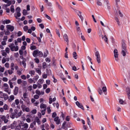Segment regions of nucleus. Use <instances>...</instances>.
Returning <instances> with one entry per match:
<instances>
[{
    "label": "nucleus",
    "mask_w": 130,
    "mask_h": 130,
    "mask_svg": "<svg viewBox=\"0 0 130 130\" xmlns=\"http://www.w3.org/2000/svg\"><path fill=\"white\" fill-rule=\"evenodd\" d=\"M14 64L13 63H12L10 65V68L11 70H14Z\"/></svg>",
    "instance_id": "nucleus-30"
},
{
    "label": "nucleus",
    "mask_w": 130,
    "mask_h": 130,
    "mask_svg": "<svg viewBox=\"0 0 130 130\" xmlns=\"http://www.w3.org/2000/svg\"><path fill=\"white\" fill-rule=\"evenodd\" d=\"M54 121L56 122V123L57 124H59L60 123V120L58 117H57L54 118Z\"/></svg>",
    "instance_id": "nucleus-14"
},
{
    "label": "nucleus",
    "mask_w": 130,
    "mask_h": 130,
    "mask_svg": "<svg viewBox=\"0 0 130 130\" xmlns=\"http://www.w3.org/2000/svg\"><path fill=\"white\" fill-rule=\"evenodd\" d=\"M23 111H26L27 112H29L30 111V109L28 107H26L24 109V110H23Z\"/></svg>",
    "instance_id": "nucleus-44"
},
{
    "label": "nucleus",
    "mask_w": 130,
    "mask_h": 130,
    "mask_svg": "<svg viewBox=\"0 0 130 130\" xmlns=\"http://www.w3.org/2000/svg\"><path fill=\"white\" fill-rule=\"evenodd\" d=\"M27 89L28 91H31L32 89V86L30 85L28 86L27 88Z\"/></svg>",
    "instance_id": "nucleus-43"
},
{
    "label": "nucleus",
    "mask_w": 130,
    "mask_h": 130,
    "mask_svg": "<svg viewBox=\"0 0 130 130\" xmlns=\"http://www.w3.org/2000/svg\"><path fill=\"white\" fill-rule=\"evenodd\" d=\"M14 6L13 5H11L10 7V11L12 13H13L14 12Z\"/></svg>",
    "instance_id": "nucleus-38"
},
{
    "label": "nucleus",
    "mask_w": 130,
    "mask_h": 130,
    "mask_svg": "<svg viewBox=\"0 0 130 130\" xmlns=\"http://www.w3.org/2000/svg\"><path fill=\"white\" fill-rule=\"evenodd\" d=\"M43 54L42 52L41 51H38V55L39 56L42 57L43 56Z\"/></svg>",
    "instance_id": "nucleus-45"
},
{
    "label": "nucleus",
    "mask_w": 130,
    "mask_h": 130,
    "mask_svg": "<svg viewBox=\"0 0 130 130\" xmlns=\"http://www.w3.org/2000/svg\"><path fill=\"white\" fill-rule=\"evenodd\" d=\"M4 90L5 91L7 92L9 94L11 93L10 90H9V88H4Z\"/></svg>",
    "instance_id": "nucleus-22"
},
{
    "label": "nucleus",
    "mask_w": 130,
    "mask_h": 130,
    "mask_svg": "<svg viewBox=\"0 0 130 130\" xmlns=\"http://www.w3.org/2000/svg\"><path fill=\"white\" fill-rule=\"evenodd\" d=\"M21 128V126L20 125L19 126H16L15 129L16 130L18 129V130H20Z\"/></svg>",
    "instance_id": "nucleus-63"
},
{
    "label": "nucleus",
    "mask_w": 130,
    "mask_h": 130,
    "mask_svg": "<svg viewBox=\"0 0 130 130\" xmlns=\"http://www.w3.org/2000/svg\"><path fill=\"white\" fill-rule=\"evenodd\" d=\"M5 51L6 53H9L10 51L9 48L8 47H6L5 49Z\"/></svg>",
    "instance_id": "nucleus-56"
},
{
    "label": "nucleus",
    "mask_w": 130,
    "mask_h": 130,
    "mask_svg": "<svg viewBox=\"0 0 130 130\" xmlns=\"http://www.w3.org/2000/svg\"><path fill=\"white\" fill-rule=\"evenodd\" d=\"M27 12L25 9H24L23 10L22 13L23 15H27Z\"/></svg>",
    "instance_id": "nucleus-42"
},
{
    "label": "nucleus",
    "mask_w": 130,
    "mask_h": 130,
    "mask_svg": "<svg viewBox=\"0 0 130 130\" xmlns=\"http://www.w3.org/2000/svg\"><path fill=\"white\" fill-rule=\"evenodd\" d=\"M48 54V52L47 50H46L45 52L44 53V57H46L47 54Z\"/></svg>",
    "instance_id": "nucleus-39"
},
{
    "label": "nucleus",
    "mask_w": 130,
    "mask_h": 130,
    "mask_svg": "<svg viewBox=\"0 0 130 130\" xmlns=\"http://www.w3.org/2000/svg\"><path fill=\"white\" fill-rule=\"evenodd\" d=\"M102 37L103 39L105 38L104 40L106 42H107V38L106 35H105L103 37V36H102Z\"/></svg>",
    "instance_id": "nucleus-49"
},
{
    "label": "nucleus",
    "mask_w": 130,
    "mask_h": 130,
    "mask_svg": "<svg viewBox=\"0 0 130 130\" xmlns=\"http://www.w3.org/2000/svg\"><path fill=\"white\" fill-rule=\"evenodd\" d=\"M63 38L64 40L67 42V45H68L69 44V40L68 36L66 34H64V35Z\"/></svg>",
    "instance_id": "nucleus-5"
},
{
    "label": "nucleus",
    "mask_w": 130,
    "mask_h": 130,
    "mask_svg": "<svg viewBox=\"0 0 130 130\" xmlns=\"http://www.w3.org/2000/svg\"><path fill=\"white\" fill-rule=\"evenodd\" d=\"M73 57L75 59L77 58V55L76 52H73Z\"/></svg>",
    "instance_id": "nucleus-27"
},
{
    "label": "nucleus",
    "mask_w": 130,
    "mask_h": 130,
    "mask_svg": "<svg viewBox=\"0 0 130 130\" xmlns=\"http://www.w3.org/2000/svg\"><path fill=\"white\" fill-rule=\"evenodd\" d=\"M22 113L23 112L22 111H20L19 112L18 110V113L16 115V118H17L20 117Z\"/></svg>",
    "instance_id": "nucleus-16"
},
{
    "label": "nucleus",
    "mask_w": 130,
    "mask_h": 130,
    "mask_svg": "<svg viewBox=\"0 0 130 130\" xmlns=\"http://www.w3.org/2000/svg\"><path fill=\"white\" fill-rule=\"evenodd\" d=\"M28 82L30 84L32 83L33 82L34 83H35V82H34L32 79L31 78L28 79Z\"/></svg>",
    "instance_id": "nucleus-40"
},
{
    "label": "nucleus",
    "mask_w": 130,
    "mask_h": 130,
    "mask_svg": "<svg viewBox=\"0 0 130 130\" xmlns=\"http://www.w3.org/2000/svg\"><path fill=\"white\" fill-rule=\"evenodd\" d=\"M6 62V59L5 57H3L2 60V63H4Z\"/></svg>",
    "instance_id": "nucleus-62"
},
{
    "label": "nucleus",
    "mask_w": 130,
    "mask_h": 130,
    "mask_svg": "<svg viewBox=\"0 0 130 130\" xmlns=\"http://www.w3.org/2000/svg\"><path fill=\"white\" fill-rule=\"evenodd\" d=\"M1 54L3 56L6 57L7 55V53L5 52L4 50H2L1 51Z\"/></svg>",
    "instance_id": "nucleus-23"
},
{
    "label": "nucleus",
    "mask_w": 130,
    "mask_h": 130,
    "mask_svg": "<svg viewBox=\"0 0 130 130\" xmlns=\"http://www.w3.org/2000/svg\"><path fill=\"white\" fill-rule=\"evenodd\" d=\"M122 50H126V46L125 44V41L124 40H122Z\"/></svg>",
    "instance_id": "nucleus-7"
},
{
    "label": "nucleus",
    "mask_w": 130,
    "mask_h": 130,
    "mask_svg": "<svg viewBox=\"0 0 130 130\" xmlns=\"http://www.w3.org/2000/svg\"><path fill=\"white\" fill-rule=\"evenodd\" d=\"M19 103V101L18 99H16L15 101V102L13 103L12 104V106H15L16 104L17 105H18Z\"/></svg>",
    "instance_id": "nucleus-10"
},
{
    "label": "nucleus",
    "mask_w": 130,
    "mask_h": 130,
    "mask_svg": "<svg viewBox=\"0 0 130 130\" xmlns=\"http://www.w3.org/2000/svg\"><path fill=\"white\" fill-rule=\"evenodd\" d=\"M21 78L24 80H25L26 78V77L25 75H23L21 76Z\"/></svg>",
    "instance_id": "nucleus-55"
},
{
    "label": "nucleus",
    "mask_w": 130,
    "mask_h": 130,
    "mask_svg": "<svg viewBox=\"0 0 130 130\" xmlns=\"http://www.w3.org/2000/svg\"><path fill=\"white\" fill-rule=\"evenodd\" d=\"M5 66L7 68H9V63L8 62L6 63L5 64Z\"/></svg>",
    "instance_id": "nucleus-60"
},
{
    "label": "nucleus",
    "mask_w": 130,
    "mask_h": 130,
    "mask_svg": "<svg viewBox=\"0 0 130 130\" xmlns=\"http://www.w3.org/2000/svg\"><path fill=\"white\" fill-rule=\"evenodd\" d=\"M105 5L107 7V8L108 9H109L110 8V6L108 1H106V3Z\"/></svg>",
    "instance_id": "nucleus-29"
},
{
    "label": "nucleus",
    "mask_w": 130,
    "mask_h": 130,
    "mask_svg": "<svg viewBox=\"0 0 130 130\" xmlns=\"http://www.w3.org/2000/svg\"><path fill=\"white\" fill-rule=\"evenodd\" d=\"M58 8L61 11H63V9L62 7L59 4H58Z\"/></svg>",
    "instance_id": "nucleus-54"
},
{
    "label": "nucleus",
    "mask_w": 130,
    "mask_h": 130,
    "mask_svg": "<svg viewBox=\"0 0 130 130\" xmlns=\"http://www.w3.org/2000/svg\"><path fill=\"white\" fill-rule=\"evenodd\" d=\"M21 14L20 12H18L15 13V17L17 19V17H19L21 16Z\"/></svg>",
    "instance_id": "nucleus-20"
},
{
    "label": "nucleus",
    "mask_w": 130,
    "mask_h": 130,
    "mask_svg": "<svg viewBox=\"0 0 130 130\" xmlns=\"http://www.w3.org/2000/svg\"><path fill=\"white\" fill-rule=\"evenodd\" d=\"M28 27L27 26H24L23 28L24 30L25 31H26L27 30H28Z\"/></svg>",
    "instance_id": "nucleus-47"
},
{
    "label": "nucleus",
    "mask_w": 130,
    "mask_h": 130,
    "mask_svg": "<svg viewBox=\"0 0 130 130\" xmlns=\"http://www.w3.org/2000/svg\"><path fill=\"white\" fill-rule=\"evenodd\" d=\"M46 67V63L45 62H43L42 64V68L45 69Z\"/></svg>",
    "instance_id": "nucleus-52"
},
{
    "label": "nucleus",
    "mask_w": 130,
    "mask_h": 130,
    "mask_svg": "<svg viewBox=\"0 0 130 130\" xmlns=\"http://www.w3.org/2000/svg\"><path fill=\"white\" fill-rule=\"evenodd\" d=\"M9 107L6 104H5L3 106V108L5 110H8L9 109Z\"/></svg>",
    "instance_id": "nucleus-24"
},
{
    "label": "nucleus",
    "mask_w": 130,
    "mask_h": 130,
    "mask_svg": "<svg viewBox=\"0 0 130 130\" xmlns=\"http://www.w3.org/2000/svg\"><path fill=\"white\" fill-rule=\"evenodd\" d=\"M1 119L2 120L4 121V123H6L8 122V119H7L6 117V116L4 115H2Z\"/></svg>",
    "instance_id": "nucleus-8"
},
{
    "label": "nucleus",
    "mask_w": 130,
    "mask_h": 130,
    "mask_svg": "<svg viewBox=\"0 0 130 130\" xmlns=\"http://www.w3.org/2000/svg\"><path fill=\"white\" fill-rule=\"evenodd\" d=\"M114 56L115 58H117L118 57V54L117 51L116 49H115L114 51Z\"/></svg>",
    "instance_id": "nucleus-19"
},
{
    "label": "nucleus",
    "mask_w": 130,
    "mask_h": 130,
    "mask_svg": "<svg viewBox=\"0 0 130 130\" xmlns=\"http://www.w3.org/2000/svg\"><path fill=\"white\" fill-rule=\"evenodd\" d=\"M7 71L9 74L10 75L11 74L13 73V70H8Z\"/></svg>",
    "instance_id": "nucleus-50"
},
{
    "label": "nucleus",
    "mask_w": 130,
    "mask_h": 130,
    "mask_svg": "<svg viewBox=\"0 0 130 130\" xmlns=\"http://www.w3.org/2000/svg\"><path fill=\"white\" fill-rule=\"evenodd\" d=\"M36 72H37L39 75H40L41 72L39 68H36L35 69Z\"/></svg>",
    "instance_id": "nucleus-37"
},
{
    "label": "nucleus",
    "mask_w": 130,
    "mask_h": 130,
    "mask_svg": "<svg viewBox=\"0 0 130 130\" xmlns=\"http://www.w3.org/2000/svg\"><path fill=\"white\" fill-rule=\"evenodd\" d=\"M26 106L24 104H22L21 105V108L23 111L24 110V109L26 107Z\"/></svg>",
    "instance_id": "nucleus-59"
},
{
    "label": "nucleus",
    "mask_w": 130,
    "mask_h": 130,
    "mask_svg": "<svg viewBox=\"0 0 130 130\" xmlns=\"http://www.w3.org/2000/svg\"><path fill=\"white\" fill-rule=\"evenodd\" d=\"M12 3L11 1H9L7 3V4H5L4 6L5 7H7V6H10L11 4Z\"/></svg>",
    "instance_id": "nucleus-36"
},
{
    "label": "nucleus",
    "mask_w": 130,
    "mask_h": 130,
    "mask_svg": "<svg viewBox=\"0 0 130 130\" xmlns=\"http://www.w3.org/2000/svg\"><path fill=\"white\" fill-rule=\"evenodd\" d=\"M76 105L79 108L82 109L83 110H84V108L82 104L80 103L79 102L77 101L76 102Z\"/></svg>",
    "instance_id": "nucleus-11"
},
{
    "label": "nucleus",
    "mask_w": 130,
    "mask_h": 130,
    "mask_svg": "<svg viewBox=\"0 0 130 130\" xmlns=\"http://www.w3.org/2000/svg\"><path fill=\"white\" fill-rule=\"evenodd\" d=\"M5 94V93H3L2 91H0V97L1 98H3Z\"/></svg>",
    "instance_id": "nucleus-41"
},
{
    "label": "nucleus",
    "mask_w": 130,
    "mask_h": 130,
    "mask_svg": "<svg viewBox=\"0 0 130 130\" xmlns=\"http://www.w3.org/2000/svg\"><path fill=\"white\" fill-rule=\"evenodd\" d=\"M79 12L80 13V14H78V15L80 19L82 22L84 19V18L81 15L82 12L80 11H79Z\"/></svg>",
    "instance_id": "nucleus-21"
},
{
    "label": "nucleus",
    "mask_w": 130,
    "mask_h": 130,
    "mask_svg": "<svg viewBox=\"0 0 130 130\" xmlns=\"http://www.w3.org/2000/svg\"><path fill=\"white\" fill-rule=\"evenodd\" d=\"M126 91L128 99L130 100V89L129 87H127L126 88Z\"/></svg>",
    "instance_id": "nucleus-6"
},
{
    "label": "nucleus",
    "mask_w": 130,
    "mask_h": 130,
    "mask_svg": "<svg viewBox=\"0 0 130 130\" xmlns=\"http://www.w3.org/2000/svg\"><path fill=\"white\" fill-rule=\"evenodd\" d=\"M95 56L96 57V59L98 62V63H101V57L100 54L98 51H96L95 53Z\"/></svg>",
    "instance_id": "nucleus-1"
},
{
    "label": "nucleus",
    "mask_w": 130,
    "mask_h": 130,
    "mask_svg": "<svg viewBox=\"0 0 130 130\" xmlns=\"http://www.w3.org/2000/svg\"><path fill=\"white\" fill-rule=\"evenodd\" d=\"M9 84L10 87L11 88H13V83L12 82H11V80H9V82H8Z\"/></svg>",
    "instance_id": "nucleus-26"
},
{
    "label": "nucleus",
    "mask_w": 130,
    "mask_h": 130,
    "mask_svg": "<svg viewBox=\"0 0 130 130\" xmlns=\"http://www.w3.org/2000/svg\"><path fill=\"white\" fill-rule=\"evenodd\" d=\"M115 19L116 21L117 22L118 25L119 26H120V22L119 21V20L118 18L117 17H116L115 18Z\"/></svg>",
    "instance_id": "nucleus-32"
},
{
    "label": "nucleus",
    "mask_w": 130,
    "mask_h": 130,
    "mask_svg": "<svg viewBox=\"0 0 130 130\" xmlns=\"http://www.w3.org/2000/svg\"><path fill=\"white\" fill-rule=\"evenodd\" d=\"M21 126L22 127L21 128V130H27L28 127V125L26 123H21Z\"/></svg>",
    "instance_id": "nucleus-2"
},
{
    "label": "nucleus",
    "mask_w": 130,
    "mask_h": 130,
    "mask_svg": "<svg viewBox=\"0 0 130 130\" xmlns=\"http://www.w3.org/2000/svg\"><path fill=\"white\" fill-rule=\"evenodd\" d=\"M98 92L100 95H101L102 93V90L100 88H99L98 89Z\"/></svg>",
    "instance_id": "nucleus-53"
},
{
    "label": "nucleus",
    "mask_w": 130,
    "mask_h": 130,
    "mask_svg": "<svg viewBox=\"0 0 130 130\" xmlns=\"http://www.w3.org/2000/svg\"><path fill=\"white\" fill-rule=\"evenodd\" d=\"M15 126V125H14L13 124H11L10 125L11 128L12 129H14Z\"/></svg>",
    "instance_id": "nucleus-64"
},
{
    "label": "nucleus",
    "mask_w": 130,
    "mask_h": 130,
    "mask_svg": "<svg viewBox=\"0 0 130 130\" xmlns=\"http://www.w3.org/2000/svg\"><path fill=\"white\" fill-rule=\"evenodd\" d=\"M38 50H38L37 49L34 51L33 53V55L35 57H37V55H38Z\"/></svg>",
    "instance_id": "nucleus-15"
},
{
    "label": "nucleus",
    "mask_w": 130,
    "mask_h": 130,
    "mask_svg": "<svg viewBox=\"0 0 130 130\" xmlns=\"http://www.w3.org/2000/svg\"><path fill=\"white\" fill-rule=\"evenodd\" d=\"M27 95H28L27 94L26 92L24 93H23V96L24 98V99H23V100L24 101H25L26 100L25 99L28 100V98L27 97Z\"/></svg>",
    "instance_id": "nucleus-17"
},
{
    "label": "nucleus",
    "mask_w": 130,
    "mask_h": 130,
    "mask_svg": "<svg viewBox=\"0 0 130 130\" xmlns=\"http://www.w3.org/2000/svg\"><path fill=\"white\" fill-rule=\"evenodd\" d=\"M14 95H10L8 99V101L9 102H12L14 99Z\"/></svg>",
    "instance_id": "nucleus-12"
},
{
    "label": "nucleus",
    "mask_w": 130,
    "mask_h": 130,
    "mask_svg": "<svg viewBox=\"0 0 130 130\" xmlns=\"http://www.w3.org/2000/svg\"><path fill=\"white\" fill-rule=\"evenodd\" d=\"M102 90L103 92H104L107 91V89L106 87H103L102 88Z\"/></svg>",
    "instance_id": "nucleus-57"
},
{
    "label": "nucleus",
    "mask_w": 130,
    "mask_h": 130,
    "mask_svg": "<svg viewBox=\"0 0 130 130\" xmlns=\"http://www.w3.org/2000/svg\"><path fill=\"white\" fill-rule=\"evenodd\" d=\"M22 85L24 86H25L27 84V82L26 81H23L22 82Z\"/></svg>",
    "instance_id": "nucleus-61"
},
{
    "label": "nucleus",
    "mask_w": 130,
    "mask_h": 130,
    "mask_svg": "<svg viewBox=\"0 0 130 130\" xmlns=\"http://www.w3.org/2000/svg\"><path fill=\"white\" fill-rule=\"evenodd\" d=\"M18 110L17 109H15L14 110L13 112H12L11 113L10 115V117L12 119H14L15 117L16 118V115L17 113Z\"/></svg>",
    "instance_id": "nucleus-3"
},
{
    "label": "nucleus",
    "mask_w": 130,
    "mask_h": 130,
    "mask_svg": "<svg viewBox=\"0 0 130 130\" xmlns=\"http://www.w3.org/2000/svg\"><path fill=\"white\" fill-rule=\"evenodd\" d=\"M5 70V68L4 67H2V66L0 65V72L3 73L4 72Z\"/></svg>",
    "instance_id": "nucleus-34"
},
{
    "label": "nucleus",
    "mask_w": 130,
    "mask_h": 130,
    "mask_svg": "<svg viewBox=\"0 0 130 130\" xmlns=\"http://www.w3.org/2000/svg\"><path fill=\"white\" fill-rule=\"evenodd\" d=\"M40 108H41L44 109H46V104L41 103L40 105Z\"/></svg>",
    "instance_id": "nucleus-18"
},
{
    "label": "nucleus",
    "mask_w": 130,
    "mask_h": 130,
    "mask_svg": "<svg viewBox=\"0 0 130 130\" xmlns=\"http://www.w3.org/2000/svg\"><path fill=\"white\" fill-rule=\"evenodd\" d=\"M19 88L18 87L16 86L13 90V94L14 95H17L18 93Z\"/></svg>",
    "instance_id": "nucleus-9"
},
{
    "label": "nucleus",
    "mask_w": 130,
    "mask_h": 130,
    "mask_svg": "<svg viewBox=\"0 0 130 130\" xmlns=\"http://www.w3.org/2000/svg\"><path fill=\"white\" fill-rule=\"evenodd\" d=\"M39 78V76L38 75H37L36 76H34L33 79L35 80L36 81Z\"/></svg>",
    "instance_id": "nucleus-58"
},
{
    "label": "nucleus",
    "mask_w": 130,
    "mask_h": 130,
    "mask_svg": "<svg viewBox=\"0 0 130 130\" xmlns=\"http://www.w3.org/2000/svg\"><path fill=\"white\" fill-rule=\"evenodd\" d=\"M97 1L96 3L97 5L99 6H102V3L101 2V0H97Z\"/></svg>",
    "instance_id": "nucleus-25"
},
{
    "label": "nucleus",
    "mask_w": 130,
    "mask_h": 130,
    "mask_svg": "<svg viewBox=\"0 0 130 130\" xmlns=\"http://www.w3.org/2000/svg\"><path fill=\"white\" fill-rule=\"evenodd\" d=\"M3 98H4L5 100H6L7 99H8L9 97L7 94L5 93L4 96H3Z\"/></svg>",
    "instance_id": "nucleus-28"
},
{
    "label": "nucleus",
    "mask_w": 130,
    "mask_h": 130,
    "mask_svg": "<svg viewBox=\"0 0 130 130\" xmlns=\"http://www.w3.org/2000/svg\"><path fill=\"white\" fill-rule=\"evenodd\" d=\"M36 48V46L35 45H32L30 47V49L31 50H34Z\"/></svg>",
    "instance_id": "nucleus-48"
},
{
    "label": "nucleus",
    "mask_w": 130,
    "mask_h": 130,
    "mask_svg": "<svg viewBox=\"0 0 130 130\" xmlns=\"http://www.w3.org/2000/svg\"><path fill=\"white\" fill-rule=\"evenodd\" d=\"M8 46L10 48L11 51H14V49L15 47V46L13 43H11Z\"/></svg>",
    "instance_id": "nucleus-13"
},
{
    "label": "nucleus",
    "mask_w": 130,
    "mask_h": 130,
    "mask_svg": "<svg viewBox=\"0 0 130 130\" xmlns=\"http://www.w3.org/2000/svg\"><path fill=\"white\" fill-rule=\"evenodd\" d=\"M16 11L17 12H20L21 11V9L19 7H17L15 9Z\"/></svg>",
    "instance_id": "nucleus-51"
},
{
    "label": "nucleus",
    "mask_w": 130,
    "mask_h": 130,
    "mask_svg": "<svg viewBox=\"0 0 130 130\" xmlns=\"http://www.w3.org/2000/svg\"><path fill=\"white\" fill-rule=\"evenodd\" d=\"M6 27L7 30H10L11 32L13 31L14 29V26L10 25H7Z\"/></svg>",
    "instance_id": "nucleus-4"
},
{
    "label": "nucleus",
    "mask_w": 130,
    "mask_h": 130,
    "mask_svg": "<svg viewBox=\"0 0 130 130\" xmlns=\"http://www.w3.org/2000/svg\"><path fill=\"white\" fill-rule=\"evenodd\" d=\"M53 104L54 107L56 106L57 109L59 108V104L58 103H53Z\"/></svg>",
    "instance_id": "nucleus-35"
},
{
    "label": "nucleus",
    "mask_w": 130,
    "mask_h": 130,
    "mask_svg": "<svg viewBox=\"0 0 130 130\" xmlns=\"http://www.w3.org/2000/svg\"><path fill=\"white\" fill-rule=\"evenodd\" d=\"M29 73L31 74V76H32L33 75L35 74V71L34 70H31L29 71Z\"/></svg>",
    "instance_id": "nucleus-33"
},
{
    "label": "nucleus",
    "mask_w": 130,
    "mask_h": 130,
    "mask_svg": "<svg viewBox=\"0 0 130 130\" xmlns=\"http://www.w3.org/2000/svg\"><path fill=\"white\" fill-rule=\"evenodd\" d=\"M126 50H122V51L121 54L124 56H125L126 55Z\"/></svg>",
    "instance_id": "nucleus-31"
},
{
    "label": "nucleus",
    "mask_w": 130,
    "mask_h": 130,
    "mask_svg": "<svg viewBox=\"0 0 130 130\" xmlns=\"http://www.w3.org/2000/svg\"><path fill=\"white\" fill-rule=\"evenodd\" d=\"M5 32V34L6 35H8L10 34V32L7 29V31H4Z\"/></svg>",
    "instance_id": "nucleus-46"
}]
</instances>
